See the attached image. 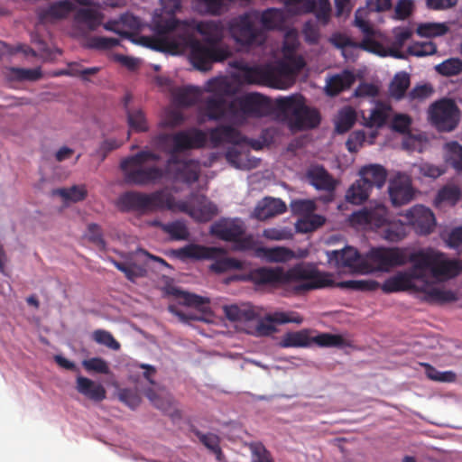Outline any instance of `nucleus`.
<instances>
[{"mask_svg":"<svg viewBox=\"0 0 462 462\" xmlns=\"http://www.w3.org/2000/svg\"><path fill=\"white\" fill-rule=\"evenodd\" d=\"M157 38L152 48L166 51L179 46L189 50V60L195 69L208 71L213 63L223 62L232 56L224 39V26L220 21H180L176 18L158 20L154 23Z\"/></svg>","mask_w":462,"mask_h":462,"instance_id":"f257e3e1","label":"nucleus"},{"mask_svg":"<svg viewBox=\"0 0 462 462\" xmlns=\"http://www.w3.org/2000/svg\"><path fill=\"white\" fill-rule=\"evenodd\" d=\"M411 266L395 273L380 284L374 280H349L337 283L342 289L374 291L381 288L384 293L399 291H424L429 286V273L432 277H455L462 271L457 260H448L442 253L433 250H419L409 254Z\"/></svg>","mask_w":462,"mask_h":462,"instance_id":"f03ea898","label":"nucleus"},{"mask_svg":"<svg viewBox=\"0 0 462 462\" xmlns=\"http://www.w3.org/2000/svg\"><path fill=\"white\" fill-rule=\"evenodd\" d=\"M208 141L207 134L196 127L181 130L175 134H160L156 143L170 154L164 173L175 180L187 184L196 182L200 174V164L197 160H180L179 153L203 148Z\"/></svg>","mask_w":462,"mask_h":462,"instance_id":"7ed1b4c3","label":"nucleus"},{"mask_svg":"<svg viewBox=\"0 0 462 462\" xmlns=\"http://www.w3.org/2000/svg\"><path fill=\"white\" fill-rule=\"evenodd\" d=\"M249 280L257 285H286L299 282L292 287L296 294L335 285L332 274L321 273L303 264H296L286 272L282 267L257 268L251 271Z\"/></svg>","mask_w":462,"mask_h":462,"instance_id":"20e7f679","label":"nucleus"},{"mask_svg":"<svg viewBox=\"0 0 462 462\" xmlns=\"http://www.w3.org/2000/svg\"><path fill=\"white\" fill-rule=\"evenodd\" d=\"M259 13L250 11L231 18L226 29L234 42L245 49L262 46L265 40V32L258 25Z\"/></svg>","mask_w":462,"mask_h":462,"instance_id":"39448f33","label":"nucleus"},{"mask_svg":"<svg viewBox=\"0 0 462 462\" xmlns=\"http://www.w3.org/2000/svg\"><path fill=\"white\" fill-rule=\"evenodd\" d=\"M159 160V154L143 150L124 159L120 167L128 183L143 186L155 182L163 177L164 170L157 166H144L147 162H158Z\"/></svg>","mask_w":462,"mask_h":462,"instance_id":"423d86ee","label":"nucleus"},{"mask_svg":"<svg viewBox=\"0 0 462 462\" xmlns=\"http://www.w3.org/2000/svg\"><path fill=\"white\" fill-rule=\"evenodd\" d=\"M173 198L162 190L150 194L139 191H126L119 196L116 206L122 212L145 214L162 208H171Z\"/></svg>","mask_w":462,"mask_h":462,"instance_id":"0eeeda50","label":"nucleus"},{"mask_svg":"<svg viewBox=\"0 0 462 462\" xmlns=\"http://www.w3.org/2000/svg\"><path fill=\"white\" fill-rule=\"evenodd\" d=\"M277 110L289 118L291 128L297 130L310 129L320 123L319 113L305 105V98L300 95L279 97L275 100Z\"/></svg>","mask_w":462,"mask_h":462,"instance_id":"6e6552de","label":"nucleus"},{"mask_svg":"<svg viewBox=\"0 0 462 462\" xmlns=\"http://www.w3.org/2000/svg\"><path fill=\"white\" fill-rule=\"evenodd\" d=\"M246 227L240 218H221L210 226V234L220 240L232 242L235 251L254 250L256 243L251 235H245Z\"/></svg>","mask_w":462,"mask_h":462,"instance_id":"1a4fd4ad","label":"nucleus"},{"mask_svg":"<svg viewBox=\"0 0 462 462\" xmlns=\"http://www.w3.org/2000/svg\"><path fill=\"white\" fill-rule=\"evenodd\" d=\"M409 262L407 250L399 247H374L365 257V263L360 264V273H368L374 271L389 272L393 267L402 266Z\"/></svg>","mask_w":462,"mask_h":462,"instance_id":"9d476101","label":"nucleus"},{"mask_svg":"<svg viewBox=\"0 0 462 462\" xmlns=\"http://www.w3.org/2000/svg\"><path fill=\"white\" fill-rule=\"evenodd\" d=\"M269 100L263 95L254 92L238 97L229 103L227 112L233 117H260L268 108Z\"/></svg>","mask_w":462,"mask_h":462,"instance_id":"9b49d317","label":"nucleus"},{"mask_svg":"<svg viewBox=\"0 0 462 462\" xmlns=\"http://www.w3.org/2000/svg\"><path fill=\"white\" fill-rule=\"evenodd\" d=\"M431 124L441 132L454 130L459 121V111L452 99L443 98L433 103L429 109Z\"/></svg>","mask_w":462,"mask_h":462,"instance_id":"f8f14e48","label":"nucleus"},{"mask_svg":"<svg viewBox=\"0 0 462 462\" xmlns=\"http://www.w3.org/2000/svg\"><path fill=\"white\" fill-rule=\"evenodd\" d=\"M392 217L388 208L382 203H370L362 209L353 212L349 222L354 226L380 228L389 221Z\"/></svg>","mask_w":462,"mask_h":462,"instance_id":"ddd939ff","label":"nucleus"},{"mask_svg":"<svg viewBox=\"0 0 462 462\" xmlns=\"http://www.w3.org/2000/svg\"><path fill=\"white\" fill-rule=\"evenodd\" d=\"M140 254L146 255L162 265L169 266V264L164 259L158 256L151 255L150 254L143 250H141L140 253H137L134 255L128 256L126 261L124 263L112 260V263L117 270L125 273L127 280H129L132 282H134L138 278H143L147 275L146 263L139 259Z\"/></svg>","mask_w":462,"mask_h":462,"instance_id":"4468645a","label":"nucleus"},{"mask_svg":"<svg viewBox=\"0 0 462 462\" xmlns=\"http://www.w3.org/2000/svg\"><path fill=\"white\" fill-rule=\"evenodd\" d=\"M211 91L221 95L210 97L206 100L205 108L207 116L211 120H219L226 116V102L224 96L230 94V85L225 80L214 79L210 81Z\"/></svg>","mask_w":462,"mask_h":462,"instance_id":"2eb2a0df","label":"nucleus"},{"mask_svg":"<svg viewBox=\"0 0 462 462\" xmlns=\"http://www.w3.org/2000/svg\"><path fill=\"white\" fill-rule=\"evenodd\" d=\"M407 224L411 226L420 235H428L435 226V217L432 211L422 206L415 205L404 214Z\"/></svg>","mask_w":462,"mask_h":462,"instance_id":"dca6fc26","label":"nucleus"},{"mask_svg":"<svg viewBox=\"0 0 462 462\" xmlns=\"http://www.w3.org/2000/svg\"><path fill=\"white\" fill-rule=\"evenodd\" d=\"M388 190L393 206L408 204L414 195L410 178L400 172L390 180Z\"/></svg>","mask_w":462,"mask_h":462,"instance_id":"f3484780","label":"nucleus"},{"mask_svg":"<svg viewBox=\"0 0 462 462\" xmlns=\"http://www.w3.org/2000/svg\"><path fill=\"white\" fill-rule=\"evenodd\" d=\"M302 321V317L295 311H275L267 314L263 319H261L256 326V329L259 335H270L276 331L274 324H300Z\"/></svg>","mask_w":462,"mask_h":462,"instance_id":"a211bd4d","label":"nucleus"},{"mask_svg":"<svg viewBox=\"0 0 462 462\" xmlns=\"http://www.w3.org/2000/svg\"><path fill=\"white\" fill-rule=\"evenodd\" d=\"M233 67L237 69L241 73V79L245 83L264 85L272 88V70L269 64L262 66H249L236 61Z\"/></svg>","mask_w":462,"mask_h":462,"instance_id":"6ab92c4d","label":"nucleus"},{"mask_svg":"<svg viewBox=\"0 0 462 462\" xmlns=\"http://www.w3.org/2000/svg\"><path fill=\"white\" fill-rule=\"evenodd\" d=\"M145 396L155 408L169 415L172 420L181 418V412L178 410L173 397L165 389L149 388L145 391Z\"/></svg>","mask_w":462,"mask_h":462,"instance_id":"aec40b11","label":"nucleus"},{"mask_svg":"<svg viewBox=\"0 0 462 462\" xmlns=\"http://www.w3.org/2000/svg\"><path fill=\"white\" fill-rule=\"evenodd\" d=\"M328 261L334 263L337 267H346L353 272L360 273L358 268L365 263L359 252L351 246H346L342 250H332L327 253Z\"/></svg>","mask_w":462,"mask_h":462,"instance_id":"412c9836","label":"nucleus"},{"mask_svg":"<svg viewBox=\"0 0 462 462\" xmlns=\"http://www.w3.org/2000/svg\"><path fill=\"white\" fill-rule=\"evenodd\" d=\"M306 178L318 190L333 193L337 188V180L321 165H311L306 171Z\"/></svg>","mask_w":462,"mask_h":462,"instance_id":"4be33fe9","label":"nucleus"},{"mask_svg":"<svg viewBox=\"0 0 462 462\" xmlns=\"http://www.w3.org/2000/svg\"><path fill=\"white\" fill-rule=\"evenodd\" d=\"M392 113L393 107L390 104L377 101L374 106L370 110L368 116L363 113V124L368 128H383L390 119Z\"/></svg>","mask_w":462,"mask_h":462,"instance_id":"5701e85b","label":"nucleus"},{"mask_svg":"<svg viewBox=\"0 0 462 462\" xmlns=\"http://www.w3.org/2000/svg\"><path fill=\"white\" fill-rule=\"evenodd\" d=\"M220 252V248L208 247L197 244H189L175 250L174 254L180 260H206L216 258Z\"/></svg>","mask_w":462,"mask_h":462,"instance_id":"b1692460","label":"nucleus"},{"mask_svg":"<svg viewBox=\"0 0 462 462\" xmlns=\"http://www.w3.org/2000/svg\"><path fill=\"white\" fill-rule=\"evenodd\" d=\"M209 141L212 147H219L222 143L240 144L245 141L241 133L231 125H219L209 130Z\"/></svg>","mask_w":462,"mask_h":462,"instance_id":"393cba45","label":"nucleus"},{"mask_svg":"<svg viewBox=\"0 0 462 462\" xmlns=\"http://www.w3.org/2000/svg\"><path fill=\"white\" fill-rule=\"evenodd\" d=\"M74 9L73 4L69 0L57 1L46 8H41L37 11L39 21L42 23L54 22L67 17Z\"/></svg>","mask_w":462,"mask_h":462,"instance_id":"a878e982","label":"nucleus"},{"mask_svg":"<svg viewBox=\"0 0 462 462\" xmlns=\"http://www.w3.org/2000/svg\"><path fill=\"white\" fill-rule=\"evenodd\" d=\"M76 390L87 399L95 402H100L106 398V391L101 383L82 375L77 377Z\"/></svg>","mask_w":462,"mask_h":462,"instance_id":"bb28decb","label":"nucleus"},{"mask_svg":"<svg viewBox=\"0 0 462 462\" xmlns=\"http://www.w3.org/2000/svg\"><path fill=\"white\" fill-rule=\"evenodd\" d=\"M361 183H365L370 189L374 187L382 189L387 180V171L379 164L364 166L359 171Z\"/></svg>","mask_w":462,"mask_h":462,"instance_id":"cd10ccee","label":"nucleus"},{"mask_svg":"<svg viewBox=\"0 0 462 462\" xmlns=\"http://www.w3.org/2000/svg\"><path fill=\"white\" fill-rule=\"evenodd\" d=\"M286 209V204L282 199L266 197L256 205L254 210V217L263 221L282 214Z\"/></svg>","mask_w":462,"mask_h":462,"instance_id":"c85d7f7f","label":"nucleus"},{"mask_svg":"<svg viewBox=\"0 0 462 462\" xmlns=\"http://www.w3.org/2000/svg\"><path fill=\"white\" fill-rule=\"evenodd\" d=\"M355 76L349 70L332 75L326 79L325 92L329 97H336L341 92L349 89L355 83Z\"/></svg>","mask_w":462,"mask_h":462,"instance_id":"c756f323","label":"nucleus"},{"mask_svg":"<svg viewBox=\"0 0 462 462\" xmlns=\"http://www.w3.org/2000/svg\"><path fill=\"white\" fill-rule=\"evenodd\" d=\"M131 95H125L124 97V106L126 113L127 124L132 131L143 133L148 131V123L144 112L141 108H129L128 104L131 101Z\"/></svg>","mask_w":462,"mask_h":462,"instance_id":"7c9ffc66","label":"nucleus"},{"mask_svg":"<svg viewBox=\"0 0 462 462\" xmlns=\"http://www.w3.org/2000/svg\"><path fill=\"white\" fill-rule=\"evenodd\" d=\"M191 432L199 439L202 445L215 455L217 461L222 462L225 459V456L220 448V438L217 435L214 433H203L194 427L191 428Z\"/></svg>","mask_w":462,"mask_h":462,"instance_id":"2f4dec72","label":"nucleus"},{"mask_svg":"<svg viewBox=\"0 0 462 462\" xmlns=\"http://www.w3.org/2000/svg\"><path fill=\"white\" fill-rule=\"evenodd\" d=\"M461 189L456 185H445L437 193L434 205L440 208L442 205L455 206L461 199Z\"/></svg>","mask_w":462,"mask_h":462,"instance_id":"473e14b6","label":"nucleus"},{"mask_svg":"<svg viewBox=\"0 0 462 462\" xmlns=\"http://www.w3.org/2000/svg\"><path fill=\"white\" fill-rule=\"evenodd\" d=\"M269 69L272 70V88L278 89L286 88V85L283 81V78H290L296 72L291 64L288 62H279L276 66L269 64Z\"/></svg>","mask_w":462,"mask_h":462,"instance_id":"72a5a7b5","label":"nucleus"},{"mask_svg":"<svg viewBox=\"0 0 462 462\" xmlns=\"http://www.w3.org/2000/svg\"><path fill=\"white\" fill-rule=\"evenodd\" d=\"M224 313L230 321H250L257 317L256 311L250 306H225Z\"/></svg>","mask_w":462,"mask_h":462,"instance_id":"f704fd0d","label":"nucleus"},{"mask_svg":"<svg viewBox=\"0 0 462 462\" xmlns=\"http://www.w3.org/2000/svg\"><path fill=\"white\" fill-rule=\"evenodd\" d=\"M311 343H315L320 347L343 348L351 346L350 341L344 338L343 336L331 333H320L311 337Z\"/></svg>","mask_w":462,"mask_h":462,"instance_id":"c9c22d12","label":"nucleus"},{"mask_svg":"<svg viewBox=\"0 0 462 462\" xmlns=\"http://www.w3.org/2000/svg\"><path fill=\"white\" fill-rule=\"evenodd\" d=\"M311 344V337L306 330L286 333L280 342L282 347H306Z\"/></svg>","mask_w":462,"mask_h":462,"instance_id":"e433bc0d","label":"nucleus"},{"mask_svg":"<svg viewBox=\"0 0 462 462\" xmlns=\"http://www.w3.org/2000/svg\"><path fill=\"white\" fill-rule=\"evenodd\" d=\"M356 112L351 106H345L337 115L336 120V131L338 134L348 132L356 124Z\"/></svg>","mask_w":462,"mask_h":462,"instance_id":"4c0bfd02","label":"nucleus"},{"mask_svg":"<svg viewBox=\"0 0 462 462\" xmlns=\"http://www.w3.org/2000/svg\"><path fill=\"white\" fill-rule=\"evenodd\" d=\"M431 273H429V279L430 278ZM425 293V298L430 302H437V303H448L452 302L457 300L456 294L449 290H443L439 288H431L430 282L429 281L428 288L423 291Z\"/></svg>","mask_w":462,"mask_h":462,"instance_id":"58836bf2","label":"nucleus"},{"mask_svg":"<svg viewBox=\"0 0 462 462\" xmlns=\"http://www.w3.org/2000/svg\"><path fill=\"white\" fill-rule=\"evenodd\" d=\"M383 238L390 242H398L406 236V226L400 221L395 220L392 217L384 225Z\"/></svg>","mask_w":462,"mask_h":462,"instance_id":"ea45409f","label":"nucleus"},{"mask_svg":"<svg viewBox=\"0 0 462 462\" xmlns=\"http://www.w3.org/2000/svg\"><path fill=\"white\" fill-rule=\"evenodd\" d=\"M262 23V29L264 30H273L279 27L283 21L282 12L276 8H269L259 13V20L258 22Z\"/></svg>","mask_w":462,"mask_h":462,"instance_id":"a19ab883","label":"nucleus"},{"mask_svg":"<svg viewBox=\"0 0 462 462\" xmlns=\"http://www.w3.org/2000/svg\"><path fill=\"white\" fill-rule=\"evenodd\" d=\"M370 191L371 189L365 183H361L359 179L347 189L346 199L352 204H362L368 199Z\"/></svg>","mask_w":462,"mask_h":462,"instance_id":"79ce46f5","label":"nucleus"},{"mask_svg":"<svg viewBox=\"0 0 462 462\" xmlns=\"http://www.w3.org/2000/svg\"><path fill=\"white\" fill-rule=\"evenodd\" d=\"M411 84L410 76L406 72L397 73L391 85H390V94L396 100H401L404 97L407 89L409 88Z\"/></svg>","mask_w":462,"mask_h":462,"instance_id":"37998d69","label":"nucleus"},{"mask_svg":"<svg viewBox=\"0 0 462 462\" xmlns=\"http://www.w3.org/2000/svg\"><path fill=\"white\" fill-rule=\"evenodd\" d=\"M53 194L61 197L65 201L76 203L87 198L88 190L85 185H73L69 189H57L53 190Z\"/></svg>","mask_w":462,"mask_h":462,"instance_id":"c03bdc74","label":"nucleus"},{"mask_svg":"<svg viewBox=\"0 0 462 462\" xmlns=\"http://www.w3.org/2000/svg\"><path fill=\"white\" fill-rule=\"evenodd\" d=\"M446 161L457 171H462V145L453 141L445 144Z\"/></svg>","mask_w":462,"mask_h":462,"instance_id":"a18cd8bd","label":"nucleus"},{"mask_svg":"<svg viewBox=\"0 0 462 462\" xmlns=\"http://www.w3.org/2000/svg\"><path fill=\"white\" fill-rule=\"evenodd\" d=\"M75 21L87 25L90 31L96 30L101 23L98 13L88 8L79 9L75 14Z\"/></svg>","mask_w":462,"mask_h":462,"instance_id":"49530a36","label":"nucleus"},{"mask_svg":"<svg viewBox=\"0 0 462 462\" xmlns=\"http://www.w3.org/2000/svg\"><path fill=\"white\" fill-rule=\"evenodd\" d=\"M199 92L193 87L179 89L174 94V101L182 106H194L199 100Z\"/></svg>","mask_w":462,"mask_h":462,"instance_id":"de8ad7c7","label":"nucleus"},{"mask_svg":"<svg viewBox=\"0 0 462 462\" xmlns=\"http://www.w3.org/2000/svg\"><path fill=\"white\" fill-rule=\"evenodd\" d=\"M435 70L445 77L457 76L462 72V60L449 58L435 66Z\"/></svg>","mask_w":462,"mask_h":462,"instance_id":"09e8293b","label":"nucleus"},{"mask_svg":"<svg viewBox=\"0 0 462 462\" xmlns=\"http://www.w3.org/2000/svg\"><path fill=\"white\" fill-rule=\"evenodd\" d=\"M448 27L445 23H420L417 27L416 32L421 37H437L446 34Z\"/></svg>","mask_w":462,"mask_h":462,"instance_id":"8fccbe9b","label":"nucleus"},{"mask_svg":"<svg viewBox=\"0 0 462 462\" xmlns=\"http://www.w3.org/2000/svg\"><path fill=\"white\" fill-rule=\"evenodd\" d=\"M420 365L425 368V374L431 381L453 383L457 379V374L453 371L441 372L428 363H421Z\"/></svg>","mask_w":462,"mask_h":462,"instance_id":"3c124183","label":"nucleus"},{"mask_svg":"<svg viewBox=\"0 0 462 462\" xmlns=\"http://www.w3.org/2000/svg\"><path fill=\"white\" fill-rule=\"evenodd\" d=\"M437 45L432 42H416L407 48V54L415 57H426L437 53Z\"/></svg>","mask_w":462,"mask_h":462,"instance_id":"603ef678","label":"nucleus"},{"mask_svg":"<svg viewBox=\"0 0 462 462\" xmlns=\"http://www.w3.org/2000/svg\"><path fill=\"white\" fill-rule=\"evenodd\" d=\"M162 229L170 235L173 240H186L189 238V233L186 225L180 221L170 222L163 224Z\"/></svg>","mask_w":462,"mask_h":462,"instance_id":"864d4df0","label":"nucleus"},{"mask_svg":"<svg viewBox=\"0 0 462 462\" xmlns=\"http://www.w3.org/2000/svg\"><path fill=\"white\" fill-rule=\"evenodd\" d=\"M243 267V263L235 258H224L220 260H217L210 266V269L217 273H223L229 270L233 269H241Z\"/></svg>","mask_w":462,"mask_h":462,"instance_id":"5fc2aeb1","label":"nucleus"},{"mask_svg":"<svg viewBox=\"0 0 462 462\" xmlns=\"http://www.w3.org/2000/svg\"><path fill=\"white\" fill-rule=\"evenodd\" d=\"M93 339L101 345H104L113 350H118L120 344L115 339L113 335L103 329H97L93 332Z\"/></svg>","mask_w":462,"mask_h":462,"instance_id":"6e6d98bb","label":"nucleus"},{"mask_svg":"<svg viewBox=\"0 0 462 462\" xmlns=\"http://www.w3.org/2000/svg\"><path fill=\"white\" fill-rule=\"evenodd\" d=\"M291 211L296 215L308 216L314 212L316 205L310 199H296L290 204Z\"/></svg>","mask_w":462,"mask_h":462,"instance_id":"4d7b16f0","label":"nucleus"},{"mask_svg":"<svg viewBox=\"0 0 462 462\" xmlns=\"http://www.w3.org/2000/svg\"><path fill=\"white\" fill-rule=\"evenodd\" d=\"M82 365L87 371L96 372L103 374H109L107 363L100 357H92L82 362Z\"/></svg>","mask_w":462,"mask_h":462,"instance_id":"13d9d810","label":"nucleus"},{"mask_svg":"<svg viewBox=\"0 0 462 462\" xmlns=\"http://www.w3.org/2000/svg\"><path fill=\"white\" fill-rule=\"evenodd\" d=\"M411 125V119L408 115L396 114L391 121V129L400 134H405L409 131Z\"/></svg>","mask_w":462,"mask_h":462,"instance_id":"bf43d9fd","label":"nucleus"},{"mask_svg":"<svg viewBox=\"0 0 462 462\" xmlns=\"http://www.w3.org/2000/svg\"><path fill=\"white\" fill-rule=\"evenodd\" d=\"M119 400L129 406L131 409H135L141 402V398L137 392L133 389L124 388L118 393Z\"/></svg>","mask_w":462,"mask_h":462,"instance_id":"052dcab7","label":"nucleus"},{"mask_svg":"<svg viewBox=\"0 0 462 462\" xmlns=\"http://www.w3.org/2000/svg\"><path fill=\"white\" fill-rule=\"evenodd\" d=\"M331 5L329 0H318L314 14L318 21L323 24H327L330 18Z\"/></svg>","mask_w":462,"mask_h":462,"instance_id":"680f3d73","label":"nucleus"},{"mask_svg":"<svg viewBox=\"0 0 462 462\" xmlns=\"http://www.w3.org/2000/svg\"><path fill=\"white\" fill-rule=\"evenodd\" d=\"M86 237L99 248H105L106 242L103 238L101 227L97 224L92 223L88 226Z\"/></svg>","mask_w":462,"mask_h":462,"instance_id":"e2e57ef3","label":"nucleus"},{"mask_svg":"<svg viewBox=\"0 0 462 462\" xmlns=\"http://www.w3.org/2000/svg\"><path fill=\"white\" fill-rule=\"evenodd\" d=\"M365 141V134L362 130L354 131L348 136L346 146L350 152H356Z\"/></svg>","mask_w":462,"mask_h":462,"instance_id":"0e129e2a","label":"nucleus"},{"mask_svg":"<svg viewBox=\"0 0 462 462\" xmlns=\"http://www.w3.org/2000/svg\"><path fill=\"white\" fill-rule=\"evenodd\" d=\"M175 295L180 300H181L183 304L188 305V306L196 307V308H199L206 302H208V300H206L201 296H199V295H196L193 293H189V292H186V291H181L179 290H176Z\"/></svg>","mask_w":462,"mask_h":462,"instance_id":"69168bd1","label":"nucleus"},{"mask_svg":"<svg viewBox=\"0 0 462 462\" xmlns=\"http://www.w3.org/2000/svg\"><path fill=\"white\" fill-rule=\"evenodd\" d=\"M250 448L253 455L252 462H273L270 452L262 443H252Z\"/></svg>","mask_w":462,"mask_h":462,"instance_id":"338daca9","label":"nucleus"},{"mask_svg":"<svg viewBox=\"0 0 462 462\" xmlns=\"http://www.w3.org/2000/svg\"><path fill=\"white\" fill-rule=\"evenodd\" d=\"M119 22L120 27L123 30L127 29L135 32L140 30L142 26L141 20L137 16H134V14L129 13L122 14L119 17Z\"/></svg>","mask_w":462,"mask_h":462,"instance_id":"774afa93","label":"nucleus"}]
</instances>
